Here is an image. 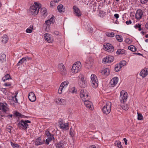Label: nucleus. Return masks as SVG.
<instances>
[{"label": "nucleus", "mask_w": 148, "mask_h": 148, "mask_svg": "<svg viewBox=\"0 0 148 148\" xmlns=\"http://www.w3.org/2000/svg\"><path fill=\"white\" fill-rule=\"evenodd\" d=\"M59 32L57 31H55L54 32V34L56 35H58L59 34Z\"/></svg>", "instance_id": "obj_62"}, {"label": "nucleus", "mask_w": 148, "mask_h": 148, "mask_svg": "<svg viewBox=\"0 0 148 148\" xmlns=\"http://www.w3.org/2000/svg\"><path fill=\"white\" fill-rule=\"evenodd\" d=\"M127 98V94L124 91H122L120 92L119 99L121 103H125Z\"/></svg>", "instance_id": "obj_5"}, {"label": "nucleus", "mask_w": 148, "mask_h": 148, "mask_svg": "<svg viewBox=\"0 0 148 148\" xmlns=\"http://www.w3.org/2000/svg\"><path fill=\"white\" fill-rule=\"evenodd\" d=\"M11 144L14 148H20V147L18 144L11 142Z\"/></svg>", "instance_id": "obj_38"}, {"label": "nucleus", "mask_w": 148, "mask_h": 148, "mask_svg": "<svg viewBox=\"0 0 148 148\" xmlns=\"http://www.w3.org/2000/svg\"><path fill=\"white\" fill-rule=\"evenodd\" d=\"M91 80V83L92 86L94 88H97L98 85V82L96 76L94 74H92Z\"/></svg>", "instance_id": "obj_4"}, {"label": "nucleus", "mask_w": 148, "mask_h": 148, "mask_svg": "<svg viewBox=\"0 0 148 148\" xmlns=\"http://www.w3.org/2000/svg\"><path fill=\"white\" fill-rule=\"evenodd\" d=\"M11 85V83L10 82L6 83H5L4 84V85L6 86H10Z\"/></svg>", "instance_id": "obj_55"}, {"label": "nucleus", "mask_w": 148, "mask_h": 148, "mask_svg": "<svg viewBox=\"0 0 148 148\" xmlns=\"http://www.w3.org/2000/svg\"><path fill=\"white\" fill-rule=\"evenodd\" d=\"M128 49L133 52L136 51L137 48L133 45H130L128 47Z\"/></svg>", "instance_id": "obj_34"}, {"label": "nucleus", "mask_w": 148, "mask_h": 148, "mask_svg": "<svg viewBox=\"0 0 148 148\" xmlns=\"http://www.w3.org/2000/svg\"><path fill=\"white\" fill-rule=\"evenodd\" d=\"M112 104L110 102H107L106 105L102 108L103 113L106 114H108L111 112Z\"/></svg>", "instance_id": "obj_2"}, {"label": "nucleus", "mask_w": 148, "mask_h": 148, "mask_svg": "<svg viewBox=\"0 0 148 148\" xmlns=\"http://www.w3.org/2000/svg\"><path fill=\"white\" fill-rule=\"evenodd\" d=\"M33 29V26H31L30 28H27L26 30V32L27 33H31L32 30Z\"/></svg>", "instance_id": "obj_39"}, {"label": "nucleus", "mask_w": 148, "mask_h": 148, "mask_svg": "<svg viewBox=\"0 0 148 148\" xmlns=\"http://www.w3.org/2000/svg\"><path fill=\"white\" fill-rule=\"evenodd\" d=\"M116 39L119 42H122L123 41L122 37L119 35H116Z\"/></svg>", "instance_id": "obj_40"}, {"label": "nucleus", "mask_w": 148, "mask_h": 148, "mask_svg": "<svg viewBox=\"0 0 148 148\" xmlns=\"http://www.w3.org/2000/svg\"><path fill=\"white\" fill-rule=\"evenodd\" d=\"M123 140L125 142V145H127V140L126 138H123Z\"/></svg>", "instance_id": "obj_58"}, {"label": "nucleus", "mask_w": 148, "mask_h": 148, "mask_svg": "<svg viewBox=\"0 0 148 148\" xmlns=\"http://www.w3.org/2000/svg\"><path fill=\"white\" fill-rule=\"evenodd\" d=\"M79 78H81L80 81H79V86L81 87L84 88L86 86V82L84 79V77L82 75H81V77L80 76H79Z\"/></svg>", "instance_id": "obj_10"}, {"label": "nucleus", "mask_w": 148, "mask_h": 148, "mask_svg": "<svg viewBox=\"0 0 148 148\" xmlns=\"http://www.w3.org/2000/svg\"><path fill=\"white\" fill-rule=\"evenodd\" d=\"M148 74V68L145 69L140 72V75L143 77H145Z\"/></svg>", "instance_id": "obj_20"}, {"label": "nucleus", "mask_w": 148, "mask_h": 148, "mask_svg": "<svg viewBox=\"0 0 148 148\" xmlns=\"http://www.w3.org/2000/svg\"><path fill=\"white\" fill-rule=\"evenodd\" d=\"M40 12H41L42 14L45 16H46L47 14L46 9L45 8H41Z\"/></svg>", "instance_id": "obj_33"}, {"label": "nucleus", "mask_w": 148, "mask_h": 148, "mask_svg": "<svg viewBox=\"0 0 148 148\" xmlns=\"http://www.w3.org/2000/svg\"><path fill=\"white\" fill-rule=\"evenodd\" d=\"M126 62L125 60H123L121 61L119 64L121 67H122V66L126 65Z\"/></svg>", "instance_id": "obj_44"}, {"label": "nucleus", "mask_w": 148, "mask_h": 148, "mask_svg": "<svg viewBox=\"0 0 148 148\" xmlns=\"http://www.w3.org/2000/svg\"><path fill=\"white\" fill-rule=\"evenodd\" d=\"M118 78L117 77L113 78L110 82V86L111 87L114 86L118 83Z\"/></svg>", "instance_id": "obj_13"}, {"label": "nucleus", "mask_w": 148, "mask_h": 148, "mask_svg": "<svg viewBox=\"0 0 148 148\" xmlns=\"http://www.w3.org/2000/svg\"><path fill=\"white\" fill-rule=\"evenodd\" d=\"M54 18V17L53 16L49 20L45 21L46 24L48 25H49L52 23H53L54 22V21L53 20Z\"/></svg>", "instance_id": "obj_22"}, {"label": "nucleus", "mask_w": 148, "mask_h": 148, "mask_svg": "<svg viewBox=\"0 0 148 148\" xmlns=\"http://www.w3.org/2000/svg\"><path fill=\"white\" fill-rule=\"evenodd\" d=\"M24 122L25 123H30L31 121H30L28 120H25L24 121Z\"/></svg>", "instance_id": "obj_60"}, {"label": "nucleus", "mask_w": 148, "mask_h": 148, "mask_svg": "<svg viewBox=\"0 0 148 148\" xmlns=\"http://www.w3.org/2000/svg\"><path fill=\"white\" fill-rule=\"evenodd\" d=\"M17 125L19 129L22 128L25 130H26L28 126V124L25 123L23 120H21L19 123H18Z\"/></svg>", "instance_id": "obj_8"}, {"label": "nucleus", "mask_w": 148, "mask_h": 148, "mask_svg": "<svg viewBox=\"0 0 148 148\" xmlns=\"http://www.w3.org/2000/svg\"><path fill=\"white\" fill-rule=\"evenodd\" d=\"M8 39V36L6 35H5L3 37H2L1 41L4 44H5L7 42Z\"/></svg>", "instance_id": "obj_30"}, {"label": "nucleus", "mask_w": 148, "mask_h": 148, "mask_svg": "<svg viewBox=\"0 0 148 148\" xmlns=\"http://www.w3.org/2000/svg\"><path fill=\"white\" fill-rule=\"evenodd\" d=\"M59 125L60 128L64 130H66L69 129L68 123H63L62 122H60Z\"/></svg>", "instance_id": "obj_18"}, {"label": "nucleus", "mask_w": 148, "mask_h": 148, "mask_svg": "<svg viewBox=\"0 0 148 148\" xmlns=\"http://www.w3.org/2000/svg\"><path fill=\"white\" fill-rule=\"evenodd\" d=\"M44 143V141L41 140L40 137H38L37 138L35 141V145H42Z\"/></svg>", "instance_id": "obj_23"}, {"label": "nucleus", "mask_w": 148, "mask_h": 148, "mask_svg": "<svg viewBox=\"0 0 148 148\" xmlns=\"http://www.w3.org/2000/svg\"><path fill=\"white\" fill-rule=\"evenodd\" d=\"M76 89H75V87H73L70 89L69 91L72 93H74L77 92Z\"/></svg>", "instance_id": "obj_42"}, {"label": "nucleus", "mask_w": 148, "mask_h": 148, "mask_svg": "<svg viewBox=\"0 0 148 148\" xmlns=\"http://www.w3.org/2000/svg\"><path fill=\"white\" fill-rule=\"evenodd\" d=\"M101 73L102 75H109L110 71L109 69L106 68L102 70L101 71Z\"/></svg>", "instance_id": "obj_24"}, {"label": "nucleus", "mask_w": 148, "mask_h": 148, "mask_svg": "<svg viewBox=\"0 0 148 148\" xmlns=\"http://www.w3.org/2000/svg\"><path fill=\"white\" fill-rule=\"evenodd\" d=\"M145 27L146 28L148 29V22L146 23Z\"/></svg>", "instance_id": "obj_64"}, {"label": "nucleus", "mask_w": 148, "mask_h": 148, "mask_svg": "<svg viewBox=\"0 0 148 148\" xmlns=\"http://www.w3.org/2000/svg\"><path fill=\"white\" fill-rule=\"evenodd\" d=\"M73 12L75 16L79 17L82 15L81 12L77 6L75 5L73 6Z\"/></svg>", "instance_id": "obj_7"}, {"label": "nucleus", "mask_w": 148, "mask_h": 148, "mask_svg": "<svg viewBox=\"0 0 148 148\" xmlns=\"http://www.w3.org/2000/svg\"><path fill=\"white\" fill-rule=\"evenodd\" d=\"M104 46L105 47L106 49L108 51L113 52L114 51V47L111 44L107 43L106 45H104Z\"/></svg>", "instance_id": "obj_17"}, {"label": "nucleus", "mask_w": 148, "mask_h": 148, "mask_svg": "<svg viewBox=\"0 0 148 148\" xmlns=\"http://www.w3.org/2000/svg\"><path fill=\"white\" fill-rule=\"evenodd\" d=\"M121 68L119 64H116L115 66V71L116 72H117L121 69Z\"/></svg>", "instance_id": "obj_36"}, {"label": "nucleus", "mask_w": 148, "mask_h": 148, "mask_svg": "<svg viewBox=\"0 0 148 148\" xmlns=\"http://www.w3.org/2000/svg\"><path fill=\"white\" fill-rule=\"evenodd\" d=\"M126 23L127 25L131 24L132 23V21L131 20L127 21L126 22Z\"/></svg>", "instance_id": "obj_56"}, {"label": "nucleus", "mask_w": 148, "mask_h": 148, "mask_svg": "<svg viewBox=\"0 0 148 148\" xmlns=\"http://www.w3.org/2000/svg\"><path fill=\"white\" fill-rule=\"evenodd\" d=\"M115 144L116 146L119 148H122V146L121 145V143L119 141H116L115 143Z\"/></svg>", "instance_id": "obj_37"}, {"label": "nucleus", "mask_w": 148, "mask_h": 148, "mask_svg": "<svg viewBox=\"0 0 148 148\" xmlns=\"http://www.w3.org/2000/svg\"><path fill=\"white\" fill-rule=\"evenodd\" d=\"M114 57L112 56H108L104 58L103 59V62L108 63L112 62L114 60Z\"/></svg>", "instance_id": "obj_12"}, {"label": "nucleus", "mask_w": 148, "mask_h": 148, "mask_svg": "<svg viewBox=\"0 0 148 148\" xmlns=\"http://www.w3.org/2000/svg\"><path fill=\"white\" fill-rule=\"evenodd\" d=\"M25 60L27 61V60H32V58L31 57L27 56L25 57H24Z\"/></svg>", "instance_id": "obj_52"}, {"label": "nucleus", "mask_w": 148, "mask_h": 148, "mask_svg": "<svg viewBox=\"0 0 148 148\" xmlns=\"http://www.w3.org/2000/svg\"><path fill=\"white\" fill-rule=\"evenodd\" d=\"M70 135L72 137H73V132H72L71 131V128L70 130Z\"/></svg>", "instance_id": "obj_59"}, {"label": "nucleus", "mask_w": 148, "mask_h": 148, "mask_svg": "<svg viewBox=\"0 0 148 148\" xmlns=\"http://www.w3.org/2000/svg\"><path fill=\"white\" fill-rule=\"evenodd\" d=\"M143 14V12L142 10L140 9H138L136 12L135 18L137 20H140L142 18Z\"/></svg>", "instance_id": "obj_11"}, {"label": "nucleus", "mask_w": 148, "mask_h": 148, "mask_svg": "<svg viewBox=\"0 0 148 148\" xmlns=\"http://www.w3.org/2000/svg\"><path fill=\"white\" fill-rule=\"evenodd\" d=\"M59 70L60 74L62 75H65L67 73L66 71L63 64L61 63L59 64Z\"/></svg>", "instance_id": "obj_9"}, {"label": "nucleus", "mask_w": 148, "mask_h": 148, "mask_svg": "<svg viewBox=\"0 0 148 148\" xmlns=\"http://www.w3.org/2000/svg\"><path fill=\"white\" fill-rule=\"evenodd\" d=\"M16 95H14V97H12L13 100L15 103H17L18 102L17 100V98H16Z\"/></svg>", "instance_id": "obj_51"}, {"label": "nucleus", "mask_w": 148, "mask_h": 148, "mask_svg": "<svg viewBox=\"0 0 148 148\" xmlns=\"http://www.w3.org/2000/svg\"><path fill=\"white\" fill-rule=\"evenodd\" d=\"M45 39V40L49 43L52 42L53 40L51 38V35L48 33L45 34H44Z\"/></svg>", "instance_id": "obj_19"}, {"label": "nucleus", "mask_w": 148, "mask_h": 148, "mask_svg": "<svg viewBox=\"0 0 148 148\" xmlns=\"http://www.w3.org/2000/svg\"><path fill=\"white\" fill-rule=\"evenodd\" d=\"M106 35L108 37H113L114 36V33L113 32H107L106 33Z\"/></svg>", "instance_id": "obj_35"}, {"label": "nucleus", "mask_w": 148, "mask_h": 148, "mask_svg": "<svg viewBox=\"0 0 148 148\" xmlns=\"http://www.w3.org/2000/svg\"><path fill=\"white\" fill-rule=\"evenodd\" d=\"M126 51L124 49H119L118 50L116 53L117 54L119 55L124 54L125 53Z\"/></svg>", "instance_id": "obj_31"}, {"label": "nucleus", "mask_w": 148, "mask_h": 148, "mask_svg": "<svg viewBox=\"0 0 148 148\" xmlns=\"http://www.w3.org/2000/svg\"><path fill=\"white\" fill-rule=\"evenodd\" d=\"M114 16L116 19H117L119 17V15L118 14H114Z\"/></svg>", "instance_id": "obj_57"}, {"label": "nucleus", "mask_w": 148, "mask_h": 148, "mask_svg": "<svg viewBox=\"0 0 148 148\" xmlns=\"http://www.w3.org/2000/svg\"><path fill=\"white\" fill-rule=\"evenodd\" d=\"M120 105L122 109L125 110H127L129 108V106L127 104L125 103H121Z\"/></svg>", "instance_id": "obj_27"}, {"label": "nucleus", "mask_w": 148, "mask_h": 148, "mask_svg": "<svg viewBox=\"0 0 148 148\" xmlns=\"http://www.w3.org/2000/svg\"><path fill=\"white\" fill-rule=\"evenodd\" d=\"M1 90L4 93H5V92H6V90L5 88H2Z\"/></svg>", "instance_id": "obj_61"}, {"label": "nucleus", "mask_w": 148, "mask_h": 148, "mask_svg": "<svg viewBox=\"0 0 148 148\" xmlns=\"http://www.w3.org/2000/svg\"><path fill=\"white\" fill-rule=\"evenodd\" d=\"M83 100L84 101V104L85 105L86 107L90 109L91 108L92 109V103L88 100H87L86 99H83Z\"/></svg>", "instance_id": "obj_21"}, {"label": "nucleus", "mask_w": 148, "mask_h": 148, "mask_svg": "<svg viewBox=\"0 0 148 148\" xmlns=\"http://www.w3.org/2000/svg\"><path fill=\"white\" fill-rule=\"evenodd\" d=\"M89 148H96V147L95 145H92Z\"/></svg>", "instance_id": "obj_63"}, {"label": "nucleus", "mask_w": 148, "mask_h": 148, "mask_svg": "<svg viewBox=\"0 0 148 148\" xmlns=\"http://www.w3.org/2000/svg\"><path fill=\"white\" fill-rule=\"evenodd\" d=\"M57 102L60 105H64L66 104V101L64 99L59 98L57 99Z\"/></svg>", "instance_id": "obj_25"}, {"label": "nucleus", "mask_w": 148, "mask_h": 148, "mask_svg": "<svg viewBox=\"0 0 148 148\" xmlns=\"http://www.w3.org/2000/svg\"><path fill=\"white\" fill-rule=\"evenodd\" d=\"M81 68V64L80 62L75 63L72 66V71L74 73H76L79 72Z\"/></svg>", "instance_id": "obj_3"}, {"label": "nucleus", "mask_w": 148, "mask_h": 148, "mask_svg": "<svg viewBox=\"0 0 148 148\" xmlns=\"http://www.w3.org/2000/svg\"><path fill=\"white\" fill-rule=\"evenodd\" d=\"M143 117L142 114L138 113V120H141L143 119Z\"/></svg>", "instance_id": "obj_47"}, {"label": "nucleus", "mask_w": 148, "mask_h": 148, "mask_svg": "<svg viewBox=\"0 0 148 148\" xmlns=\"http://www.w3.org/2000/svg\"><path fill=\"white\" fill-rule=\"evenodd\" d=\"M80 97L83 99H86L88 97V95L86 92V91L84 89L81 90L80 91Z\"/></svg>", "instance_id": "obj_14"}, {"label": "nucleus", "mask_w": 148, "mask_h": 148, "mask_svg": "<svg viewBox=\"0 0 148 148\" xmlns=\"http://www.w3.org/2000/svg\"><path fill=\"white\" fill-rule=\"evenodd\" d=\"M45 134L47 138V139L46 140L45 143L46 144L49 145V142L51 141L52 140H54V138L53 135L51 134L47 130L45 131Z\"/></svg>", "instance_id": "obj_6"}, {"label": "nucleus", "mask_w": 148, "mask_h": 148, "mask_svg": "<svg viewBox=\"0 0 148 148\" xmlns=\"http://www.w3.org/2000/svg\"><path fill=\"white\" fill-rule=\"evenodd\" d=\"M99 16L101 17H103L104 16V12L101 10H100L99 12Z\"/></svg>", "instance_id": "obj_50"}, {"label": "nucleus", "mask_w": 148, "mask_h": 148, "mask_svg": "<svg viewBox=\"0 0 148 148\" xmlns=\"http://www.w3.org/2000/svg\"><path fill=\"white\" fill-rule=\"evenodd\" d=\"M13 130L12 127L10 126H8L7 127V130L9 132L11 133L12 130Z\"/></svg>", "instance_id": "obj_45"}, {"label": "nucleus", "mask_w": 148, "mask_h": 148, "mask_svg": "<svg viewBox=\"0 0 148 148\" xmlns=\"http://www.w3.org/2000/svg\"><path fill=\"white\" fill-rule=\"evenodd\" d=\"M56 147L57 148H64V145L63 141L61 140L59 143H58Z\"/></svg>", "instance_id": "obj_26"}, {"label": "nucleus", "mask_w": 148, "mask_h": 148, "mask_svg": "<svg viewBox=\"0 0 148 148\" xmlns=\"http://www.w3.org/2000/svg\"><path fill=\"white\" fill-rule=\"evenodd\" d=\"M15 115L16 116H18L21 117L22 118H23L24 116V115L21 114H20V113H19L18 112H16L15 113Z\"/></svg>", "instance_id": "obj_48"}, {"label": "nucleus", "mask_w": 148, "mask_h": 148, "mask_svg": "<svg viewBox=\"0 0 148 148\" xmlns=\"http://www.w3.org/2000/svg\"><path fill=\"white\" fill-rule=\"evenodd\" d=\"M148 0H140L141 3L143 4H145L148 1Z\"/></svg>", "instance_id": "obj_54"}, {"label": "nucleus", "mask_w": 148, "mask_h": 148, "mask_svg": "<svg viewBox=\"0 0 148 148\" xmlns=\"http://www.w3.org/2000/svg\"><path fill=\"white\" fill-rule=\"evenodd\" d=\"M5 60V55L3 53H1V54H0V60L2 62H3Z\"/></svg>", "instance_id": "obj_28"}, {"label": "nucleus", "mask_w": 148, "mask_h": 148, "mask_svg": "<svg viewBox=\"0 0 148 148\" xmlns=\"http://www.w3.org/2000/svg\"><path fill=\"white\" fill-rule=\"evenodd\" d=\"M25 61V60L24 58L21 59L18 62V63L17 64V66H19L21 65Z\"/></svg>", "instance_id": "obj_41"}, {"label": "nucleus", "mask_w": 148, "mask_h": 148, "mask_svg": "<svg viewBox=\"0 0 148 148\" xmlns=\"http://www.w3.org/2000/svg\"><path fill=\"white\" fill-rule=\"evenodd\" d=\"M57 9L60 13H62L64 12V8H63V5L62 4L59 5L57 6Z\"/></svg>", "instance_id": "obj_29"}, {"label": "nucleus", "mask_w": 148, "mask_h": 148, "mask_svg": "<svg viewBox=\"0 0 148 148\" xmlns=\"http://www.w3.org/2000/svg\"><path fill=\"white\" fill-rule=\"evenodd\" d=\"M7 104L6 103L4 104L3 103H0V110H1L3 112H6L8 110V108L7 106Z\"/></svg>", "instance_id": "obj_15"}, {"label": "nucleus", "mask_w": 148, "mask_h": 148, "mask_svg": "<svg viewBox=\"0 0 148 148\" xmlns=\"http://www.w3.org/2000/svg\"><path fill=\"white\" fill-rule=\"evenodd\" d=\"M28 98L29 100L32 102L34 101L36 99V96L33 92L29 93L28 95Z\"/></svg>", "instance_id": "obj_16"}, {"label": "nucleus", "mask_w": 148, "mask_h": 148, "mask_svg": "<svg viewBox=\"0 0 148 148\" xmlns=\"http://www.w3.org/2000/svg\"><path fill=\"white\" fill-rule=\"evenodd\" d=\"M141 24H138V25L136 24L134 26V27L136 28H138V30L139 31H140L141 30Z\"/></svg>", "instance_id": "obj_46"}, {"label": "nucleus", "mask_w": 148, "mask_h": 148, "mask_svg": "<svg viewBox=\"0 0 148 148\" xmlns=\"http://www.w3.org/2000/svg\"><path fill=\"white\" fill-rule=\"evenodd\" d=\"M11 79V78L10 75L8 74H6L4 77H2V80L3 81L5 82L6 80Z\"/></svg>", "instance_id": "obj_32"}, {"label": "nucleus", "mask_w": 148, "mask_h": 148, "mask_svg": "<svg viewBox=\"0 0 148 148\" xmlns=\"http://www.w3.org/2000/svg\"><path fill=\"white\" fill-rule=\"evenodd\" d=\"M125 41L126 43L128 44H130L132 42V40L128 38L125 39Z\"/></svg>", "instance_id": "obj_53"}, {"label": "nucleus", "mask_w": 148, "mask_h": 148, "mask_svg": "<svg viewBox=\"0 0 148 148\" xmlns=\"http://www.w3.org/2000/svg\"><path fill=\"white\" fill-rule=\"evenodd\" d=\"M64 88V87L61 86V85H60V86L59 88L58 91V92L59 94H61L62 89Z\"/></svg>", "instance_id": "obj_49"}, {"label": "nucleus", "mask_w": 148, "mask_h": 148, "mask_svg": "<svg viewBox=\"0 0 148 148\" xmlns=\"http://www.w3.org/2000/svg\"><path fill=\"white\" fill-rule=\"evenodd\" d=\"M34 5L31 6L29 11V13L32 15H37L39 12V9L41 7V4H38L37 2H34Z\"/></svg>", "instance_id": "obj_1"}, {"label": "nucleus", "mask_w": 148, "mask_h": 148, "mask_svg": "<svg viewBox=\"0 0 148 148\" xmlns=\"http://www.w3.org/2000/svg\"><path fill=\"white\" fill-rule=\"evenodd\" d=\"M69 82L67 81H64L63 82H62L61 84V86H63L64 87H65L67 86L69 84Z\"/></svg>", "instance_id": "obj_43"}]
</instances>
